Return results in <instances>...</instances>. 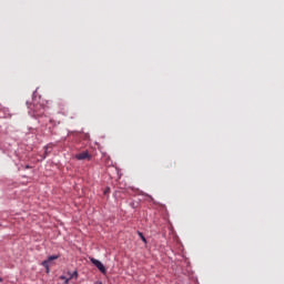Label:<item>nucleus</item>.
I'll use <instances>...</instances> for the list:
<instances>
[{"label": "nucleus", "instance_id": "f257e3e1", "mask_svg": "<svg viewBox=\"0 0 284 284\" xmlns=\"http://www.w3.org/2000/svg\"><path fill=\"white\" fill-rule=\"evenodd\" d=\"M28 109L32 110L34 116H43L45 109L41 104H32L27 102Z\"/></svg>", "mask_w": 284, "mask_h": 284}, {"label": "nucleus", "instance_id": "f03ea898", "mask_svg": "<svg viewBox=\"0 0 284 284\" xmlns=\"http://www.w3.org/2000/svg\"><path fill=\"white\" fill-rule=\"evenodd\" d=\"M91 263L98 267V270L102 273V274H105L106 270H105V265H103V263H101V261L94 258V257H91L90 258Z\"/></svg>", "mask_w": 284, "mask_h": 284}, {"label": "nucleus", "instance_id": "7ed1b4c3", "mask_svg": "<svg viewBox=\"0 0 284 284\" xmlns=\"http://www.w3.org/2000/svg\"><path fill=\"white\" fill-rule=\"evenodd\" d=\"M75 159H77L78 161H85V159H87L88 161H90V159H92V155H91L88 151H83V152H81V153H78V154L75 155Z\"/></svg>", "mask_w": 284, "mask_h": 284}, {"label": "nucleus", "instance_id": "20e7f679", "mask_svg": "<svg viewBox=\"0 0 284 284\" xmlns=\"http://www.w3.org/2000/svg\"><path fill=\"white\" fill-rule=\"evenodd\" d=\"M57 258H59V256L51 255L48 257L47 261L42 262V265H43V267H45L47 272H50V263H52V261H57Z\"/></svg>", "mask_w": 284, "mask_h": 284}, {"label": "nucleus", "instance_id": "39448f33", "mask_svg": "<svg viewBox=\"0 0 284 284\" xmlns=\"http://www.w3.org/2000/svg\"><path fill=\"white\" fill-rule=\"evenodd\" d=\"M138 234H139L141 241H143V243H148V240L145 239V236L143 235V233L138 232Z\"/></svg>", "mask_w": 284, "mask_h": 284}, {"label": "nucleus", "instance_id": "423d86ee", "mask_svg": "<svg viewBox=\"0 0 284 284\" xmlns=\"http://www.w3.org/2000/svg\"><path fill=\"white\" fill-rule=\"evenodd\" d=\"M79 272L74 271L72 274H70L69 278H78Z\"/></svg>", "mask_w": 284, "mask_h": 284}, {"label": "nucleus", "instance_id": "0eeeda50", "mask_svg": "<svg viewBox=\"0 0 284 284\" xmlns=\"http://www.w3.org/2000/svg\"><path fill=\"white\" fill-rule=\"evenodd\" d=\"M60 278H61V281H65V282H64L65 284H68V283H70V281H72V278H70V277H69V278H65V276H63V275L60 276Z\"/></svg>", "mask_w": 284, "mask_h": 284}, {"label": "nucleus", "instance_id": "6e6552de", "mask_svg": "<svg viewBox=\"0 0 284 284\" xmlns=\"http://www.w3.org/2000/svg\"><path fill=\"white\" fill-rule=\"evenodd\" d=\"M104 194H110V187H106V189L104 190Z\"/></svg>", "mask_w": 284, "mask_h": 284}, {"label": "nucleus", "instance_id": "1a4fd4ad", "mask_svg": "<svg viewBox=\"0 0 284 284\" xmlns=\"http://www.w3.org/2000/svg\"><path fill=\"white\" fill-rule=\"evenodd\" d=\"M26 170H30V165H26Z\"/></svg>", "mask_w": 284, "mask_h": 284}, {"label": "nucleus", "instance_id": "9d476101", "mask_svg": "<svg viewBox=\"0 0 284 284\" xmlns=\"http://www.w3.org/2000/svg\"><path fill=\"white\" fill-rule=\"evenodd\" d=\"M0 283H3V278L2 277H0Z\"/></svg>", "mask_w": 284, "mask_h": 284}, {"label": "nucleus", "instance_id": "9b49d317", "mask_svg": "<svg viewBox=\"0 0 284 284\" xmlns=\"http://www.w3.org/2000/svg\"><path fill=\"white\" fill-rule=\"evenodd\" d=\"M98 284H103V283L100 282V283H98Z\"/></svg>", "mask_w": 284, "mask_h": 284}]
</instances>
